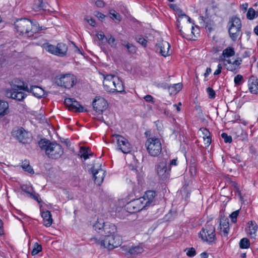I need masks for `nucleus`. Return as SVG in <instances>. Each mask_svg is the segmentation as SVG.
Segmentation results:
<instances>
[{
	"instance_id": "nucleus-18",
	"label": "nucleus",
	"mask_w": 258,
	"mask_h": 258,
	"mask_svg": "<svg viewBox=\"0 0 258 258\" xmlns=\"http://www.w3.org/2000/svg\"><path fill=\"white\" fill-rule=\"evenodd\" d=\"M156 170L158 175L162 179L167 177L168 172L167 169V161L165 159H162L157 166Z\"/></svg>"
},
{
	"instance_id": "nucleus-33",
	"label": "nucleus",
	"mask_w": 258,
	"mask_h": 258,
	"mask_svg": "<svg viewBox=\"0 0 258 258\" xmlns=\"http://www.w3.org/2000/svg\"><path fill=\"white\" fill-rule=\"evenodd\" d=\"M104 225L105 222L103 220H98L94 224L93 228L96 232H98L102 235L103 232L102 230L104 229Z\"/></svg>"
},
{
	"instance_id": "nucleus-39",
	"label": "nucleus",
	"mask_w": 258,
	"mask_h": 258,
	"mask_svg": "<svg viewBox=\"0 0 258 258\" xmlns=\"http://www.w3.org/2000/svg\"><path fill=\"white\" fill-rule=\"evenodd\" d=\"M123 46H124L128 51L131 53H135L136 52L137 49L136 47L134 46L133 44H130L129 43H127L126 44L123 43L122 44Z\"/></svg>"
},
{
	"instance_id": "nucleus-28",
	"label": "nucleus",
	"mask_w": 258,
	"mask_h": 258,
	"mask_svg": "<svg viewBox=\"0 0 258 258\" xmlns=\"http://www.w3.org/2000/svg\"><path fill=\"white\" fill-rule=\"evenodd\" d=\"M41 216L43 220V224L46 227H49L52 223L51 215L49 211H46L42 212Z\"/></svg>"
},
{
	"instance_id": "nucleus-56",
	"label": "nucleus",
	"mask_w": 258,
	"mask_h": 258,
	"mask_svg": "<svg viewBox=\"0 0 258 258\" xmlns=\"http://www.w3.org/2000/svg\"><path fill=\"white\" fill-rule=\"evenodd\" d=\"M222 69V64L220 63H219L217 66V69L214 72V75H218L220 74L221 73Z\"/></svg>"
},
{
	"instance_id": "nucleus-15",
	"label": "nucleus",
	"mask_w": 258,
	"mask_h": 258,
	"mask_svg": "<svg viewBox=\"0 0 258 258\" xmlns=\"http://www.w3.org/2000/svg\"><path fill=\"white\" fill-rule=\"evenodd\" d=\"M64 103L71 111L79 112H83L84 111V107L80 104L79 102L73 98H66Z\"/></svg>"
},
{
	"instance_id": "nucleus-5",
	"label": "nucleus",
	"mask_w": 258,
	"mask_h": 258,
	"mask_svg": "<svg viewBox=\"0 0 258 258\" xmlns=\"http://www.w3.org/2000/svg\"><path fill=\"white\" fill-rule=\"evenodd\" d=\"M145 146L149 154L152 156H157L162 151V145L159 139L149 138L146 142Z\"/></svg>"
},
{
	"instance_id": "nucleus-2",
	"label": "nucleus",
	"mask_w": 258,
	"mask_h": 258,
	"mask_svg": "<svg viewBox=\"0 0 258 258\" xmlns=\"http://www.w3.org/2000/svg\"><path fill=\"white\" fill-rule=\"evenodd\" d=\"M38 145L41 149L44 151L46 155L50 158L58 159L63 153L62 146L56 142H51L44 139L38 142Z\"/></svg>"
},
{
	"instance_id": "nucleus-24",
	"label": "nucleus",
	"mask_w": 258,
	"mask_h": 258,
	"mask_svg": "<svg viewBox=\"0 0 258 258\" xmlns=\"http://www.w3.org/2000/svg\"><path fill=\"white\" fill-rule=\"evenodd\" d=\"M248 88L250 92L253 94L258 93V80L254 76L249 78L248 81Z\"/></svg>"
},
{
	"instance_id": "nucleus-7",
	"label": "nucleus",
	"mask_w": 258,
	"mask_h": 258,
	"mask_svg": "<svg viewBox=\"0 0 258 258\" xmlns=\"http://www.w3.org/2000/svg\"><path fill=\"white\" fill-rule=\"evenodd\" d=\"M23 83H24L21 82L18 79L15 80L14 82H12V88L7 91V96L18 101L23 100L26 97V95L24 93L20 91L23 90L22 89L17 87L18 85H23Z\"/></svg>"
},
{
	"instance_id": "nucleus-51",
	"label": "nucleus",
	"mask_w": 258,
	"mask_h": 258,
	"mask_svg": "<svg viewBox=\"0 0 258 258\" xmlns=\"http://www.w3.org/2000/svg\"><path fill=\"white\" fill-rule=\"evenodd\" d=\"M144 99L146 102H151L152 103H154L153 97L150 95H147L144 97Z\"/></svg>"
},
{
	"instance_id": "nucleus-31",
	"label": "nucleus",
	"mask_w": 258,
	"mask_h": 258,
	"mask_svg": "<svg viewBox=\"0 0 258 258\" xmlns=\"http://www.w3.org/2000/svg\"><path fill=\"white\" fill-rule=\"evenodd\" d=\"M182 88L181 83H177L172 85H169L168 87V91L170 95H175L180 91Z\"/></svg>"
},
{
	"instance_id": "nucleus-62",
	"label": "nucleus",
	"mask_w": 258,
	"mask_h": 258,
	"mask_svg": "<svg viewBox=\"0 0 258 258\" xmlns=\"http://www.w3.org/2000/svg\"><path fill=\"white\" fill-rule=\"evenodd\" d=\"M241 134V137L242 138V140L245 139L247 138V134L246 132L242 130Z\"/></svg>"
},
{
	"instance_id": "nucleus-20",
	"label": "nucleus",
	"mask_w": 258,
	"mask_h": 258,
	"mask_svg": "<svg viewBox=\"0 0 258 258\" xmlns=\"http://www.w3.org/2000/svg\"><path fill=\"white\" fill-rule=\"evenodd\" d=\"M157 50H159L160 53L163 56L166 57L169 55L170 45L169 43L165 41H162L157 44Z\"/></svg>"
},
{
	"instance_id": "nucleus-40",
	"label": "nucleus",
	"mask_w": 258,
	"mask_h": 258,
	"mask_svg": "<svg viewBox=\"0 0 258 258\" xmlns=\"http://www.w3.org/2000/svg\"><path fill=\"white\" fill-rule=\"evenodd\" d=\"M244 82L243 77L241 75H237L234 79V82L236 86L241 85Z\"/></svg>"
},
{
	"instance_id": "nucleus-25",
	"label": "nucleus",
	"mask_w": 258,
	"mask_h": 258,
	"mask_svg": "<svg viewBox=\"0 0 258 258\" xmlns=\"http://www.w3.org/2000/svg\"><path fill=\"white\" fill-rule=\"evenodd\" d=\"M115 75H107L104 77L103 85L106 89L109 92H112V89L113 88L114 86V78Z\"/></svg>"
},
{
	"instance_id": "nucleus-16",
	"label": "nucleus",
	"mask_w": 258,
	"mask_h": 258,
	"mask_svg": "<svg viewBox=\"0 0 258 258\" xmlns=\"http://www.w3.org/2000/svg\"><path fill=\"white\" fill-rule=\"evenodd\" d=\"M156 194L154 191H147L144 196L140 197L141 199H143V203L147 209L149 207L152 206L155 204V197Z\"/></svg>"
},
{
	"instance_id": "nucleus-63",
	"label": "nucleus",
	"mask_w": 258,
	"mask_h": 258,
	"mask_svg": "<svg viewBox=\"0 0 258 258\" xmlns=\"http://www.w3.org/2000/svg\"><path fill=\"white\" fill-rule=\"evenodd\" d=\"M211 69L210 68H207L206 69V71L204 74V76L207 77L211 73Z\"/></svg>"
},
{
	"instance_id": "nucleus-12",
	"label": "nucleus",
	"mask_w": 258,
	"mask_h": 258,
	"mask_svg": "<svg viewBox=\"0 0 258 258\" xmlns=\"http://www.w3.org/2000/svg\"><path fill=\"white\" fill-rule=\"evenodd\" d=\"M117 140V148L124 154H127L131 152L132 146L128 140L119 135H115Z\"/></svg>"
},
{
	"instance_id": "nucleus-21",
	"label": "nucleus",
	"mask_w": 258,
	"mask_h": 258,
	"mask_svg": "<svg viewBox=\"0 0 258 258\" xmlns=\"http://www.w3.org/2000/svg\"><path fill=\"white\" fill-rule=\"evenodd\" d=\"M179 31L183 37L190 39H194V37H196L197 35H198L199 33V29L198 27H194L192 26L188 30H185V32H182L181 30H179Z\"/></svg>"
},
{
	"instance_id": "nucleus-17",
	"label": "nucleus",
	"mask_w": 258,
	"mask_h": 258,
	"mask_svg": "<svg viewBox=\"0 0 258 258\" xmlns=\"http://www.w3.org/2000/svg\"><path fill=\"white\" fill-rule=\"evenodd\" d=\"M94 109L98 112H102L108 107L107 101L102 97H96L93 102Z\"/></svg>"
},
{
	"instance_id": "nucleus-8",
	"label": "nucleus",
	"mask_w": 258,
	"mask_h": 258,
	"mask_svg": "<svg viewBox=\"0 0 258 258\" xmlns=\"http://www.w3.org/2000/svg\"><path fill=\"white\" fill-rule=\"evenodd\" d=\"M55 83L59 86L70 89L76 84V78L71 74L60 75L55 77Z\"/></svg>"
},
{
	"instance_id": "nucleus-50",
	"label": "nucleus",
	"mask_w": 258,
	"mask_h": 258,
	"mask_svg": "<svg viewBox=\"0 0 258 258\" xmlns=\"http://www.w3.org/2000/svg\"><path fill=\"white\" fill-rule=\"evenodd\" d=\"M85 20L91 26L94 27L96 24V22L94 19L92 18L91 17H87L85 18Z\"/></svg>"
},
{
	"instance_id": "nucleus-29",
	"label": "nucleus",
	"mask_w": 258,
	"mask_h": 258,
	"mask_svg": "<svg viewBox=\"0 0 258 258\" xmlns=\"http://www.w3.org/2000/svg\"><path fill=\"white\" fill-rule=\"evenodd\" d=\"M79 155L80 156L81 158H83L86 160L89 158L90 156H92L93 154L90 151L89 148L81 147L80 149Z\"/></svg>"
},
{
	"instance_id": "nucleus-48",
	"label": "nucleus",
	"mask_w": 258,
	"mask_h": 258,
	"mask_svg": "<svg viewBox=\"0 0 258 258\" xmlns=\"http://www.w3.org/2000/svg\"><path fill=\"white\" fill-rule=\"evenodd\" d=\"M170 8L172 9H173L174 11H176L177 12H178V15L181 14L182 13V11L177 7V6L175 4H170L169 5Z\"/></svg>"
},
{
	"instance_id": "nucleus-41",
	"label": "nucleus",
	"mask_w": 258,
	"mask_h": 258,
	"mask_svg": "<svg viewBox=\"0 0 258 258\" xmlns=\"http://www.w3.org/2000/svg\"><path fill=\"white\" fill-rule=\"evenodd\" d=\"M42 250V246L41 245L38 244L37 243H36L34 245V248L31 251V254L32 255H35L38 254L40 251Z\"/></svg>"
},
{
	"instance_id": "nucleus-59",
	"label": "nucleus",
	"mask_w": 258,
	"mask_h": 258,
	"mask_svg": "<svg viewBox=\"0 0 258 258\" xmlns=\"http://www.w3.org/2000/svg\"><path fill=\"white\" fill-rule=\"evenodd\" d=\"M158 87L159 88H163L164 89H168V87H169V85H168V84H167V83H162L159 84L158 85Z\"/></svg>"
},
{
	"instance_id": "nucleus-45",
	"label": "nucleus",
	"mask_w": 258,
	"mask_h": 258,
	"mask_svg": "<svg viewBox=\"0 0 258 258\" xmlns=\"http://www.w3.org/2000/svg\"><path fill=\"white\" fill-rule=\"evenodd\" d=\"M222 138L224 139L225 143H230L232 141V137L230 136H228L226 133H223L221 134Z\"/></svg>"
},
{
	"instance_id": "nucleus-43",
	"label": "nucleus",
	"mask_w": 258,
	"mask_h": 258,
	"mask_svg": "<svg viewBox=\"0 0 258 258\" xmlns=\"http://www.w3.org/2000/svg\"><path fill=\"white\" fill-rule=\"evenodd\" d=\"M239 213V210H236L233 212H232L230 215V218L231 219V221L233 223H235L237 221V217Z\"/></svg>"
},
{
	"instance_id": "nucleus-23",
	"label": "nucleus",
	"mask_w": 258,
	"mask_h": 258,
	"mask_svg": "<svg viewBox=\"0 0 258 258\" xmlns=\"http://www.w3.org/2000/svg\"><path fill=\"white\" fill-rule=\"evenodd\" d=\"M102 230V235L106 237L107 235H113L116 231V227L113 224L105 222L104 225V229Z\"/></svg>"
},
{
	"instance_id": "nucleus-34",
	"label": "nucleus",
	"mask_w": 258,
	"mask_h": 258,
	"mask_svg": "<svg viewBox=\"0 0 258 258\" xmlns=\"http://www.w3.org/2000/svg\"><path fill=\"white\" fill-rule=\"evenodd\" d=\"M235 54V51L233 47H228L224 49L222 52V56L223 57V60L227 59L231 56H234Z\"/></svg>"
},
{
	"instance_id": "nucleus-30",
	"label": "nucleus",
	"mask_w": 258,
	"mask_h": 258,
	"mask_svg": "<svg viewBox=\"0 0 258 258\" xmlns=\"http://www.w3.org/2000/svg\"><path fill=\"white\" fill-rule=\"evenodd\" d=\"M9 104L7 101L0 100V117H3L9 113Z\"/></svg>"
},
{
	"instance_id": "nucleus-3",
	"label": "nucleus",
	"mask_w": 258,
	"mask_h": 258,
	"mask_svg": "<svg viewBox=\"0 0 258 258\" xmlns=\"http://www.w3.org/2000/svg\"><path fill=\"white\" fill-rule=\"evenodd\" d=\"M228 26L229 36L233 41H235L238 37H241V23L239 18L236 17L230 18Z\"/></svg>"
},
{
	"instance_id": "nucleus-14",
	"label": "nucleus",
	"mask_w": 258,
	"mask_h": 258,
	"mask_svg": "<svg viewBox=\"0 0 258 258\" xmlns=\"http://www.w3.org/2000/svg\"><path fill=\"white\" fill-rule=\"evenodd\" d=\"M17 87L23 90L31 93L34 96L37 98H41L44 96V90L41 87L37 86H31L30 88L27 85L23 83V85H18Z\"/></svg>"
},
{
	"instance_id": "nucleus-46",
	"label": "nucleus",
	"mask_w": 258,
	"mask_h": 258,
	"mask_svg": "<svg viewBox=\"0 0 258 258\" xmlns=\"http://www.w3.org/2000/svg\"><path fill=\"white\" fill-rule=\"evenodd\" d=\"M116 40L112 35H110V37L108 39L107 42L111 47L115 48L116 44L115 43Z\"/></svg>"
},
{
	"instance_id": "nucleus-10",
	"label": "nucleus",
	"mask_w": 258,
	"mask_h": 258,
	"mask_svg": "<svg viewBox=\"0 0 258 258\" xmlns=\"http://www.w3.org/2000/svg\"><path fill=\"white\" fill-rule=\"evenodd\" d=\"M12 136L23 144L29 143L32 140L31 134L22 127H16L12 131Z\"/></svg>"
},
{
	"instance_id": "nucleus-11",
	"label": "nucleus",
	"mask_w": 258,
	"mask_h": 258,
	"mask_svg": "<svg viewBox=\"0 0 258 258\" xmlns=\"http://www.w3.org/2000/svg\"><path fill=\"white\" fill-rule=\"evenodd\" d=\"M143 200L140 198L131 201L125 206L127 211L129 213H134L143 210H146V208L143 203Z\"/></svg>"
},
{
	"instance_id": "nucleus-52",
	"label": "nucleus",
	"mask_w": 258,
	"mask_h": 258,
	"mask_svg": "<svg viewBox=\"0 0 258 258\" xmlns=\"http://www.w3.org/2000/svg\"><path fill=\"white\" fill-rule=\"evenodd\" d=\"M137 41L139 43L142 44L143 46H145L146 45L147 41L145 38L142 37H139L137 38Z\"/></svg>"
},
{
	"instance_id": "nucleus-19",
	"label": "nucleus",
	"mask_w": 258,
	"mask_h": 258,
	"mask_svg": "<svg viewBox=\"0 0 258 258\" xmlns=\"http://www.w3.org/2000/svg\"><path fill=\"white\" fill-rule=\"evenodd\" d=\"M220 233L222 236L227 237L229 232V220L227 218H222L220 221Z\"/></svg>"
},
{
	"instance_id": "nucleus-60",
	"label": "nucleus",
	"mask_w": 258,
	"mask_h": 258,
	"mask_svg": "<svg viewBox=\"0 0 258 258\" xmlns=\"http://www.w3.org/2000/svg\"><path fill=\"white\" fill-rule=\"evenodd\" d=\"M95 16L99 19V20H102L105 17V16L104 15H103V14H102L101 13H100V12H96V14H95Z\"/></svg>"
},
{
	"instance_id": "nucleus-49",
	"label": "nucleus",
	"mask_w": 258,
	"mask_h": 258,
	"mask_svg": "<svg viewBox=\"0 0 258 258\" xmlns=\"http://www.w3.org/2000/svg\"><path fill=\"white\" fill-rule=\"evenodd\" d=\"M200 131L202 132V134L203 135V138L210 137V133L207 128H201Z\"/></svg>"
},
{
	"instance_id": "nucleus-64",
	"label": "nucleus",
	"mask_w": 258,
	"mask_h": 258,
	"mask_svg": "<svg viewBox=\"0 0 258 258\" xmlns=\"http://www.w3.org/2000/svg\"><path fill=\"white\" fill-rule=\"evenodd\" d=\"M177 165V160L175 159H172L170 163V166L174 165L176 166Z\"/></svg>"
},
{
	"instance_id": "nucleus-53",
	"label": "nucleus",
	"mask_w": 258,
	"mask_h": 258,
	"mask_svg": "<svg viewBox=\"0 0 258 258\" xmlns=\"http://www.w3.org/2000/svg\"><path fill=\"white\" fill-rule=\"evenodd\" d=\"M231 159L233 162L234 163H239L241 161L240 157L237 155L235 156L231 157Z\"/></svg>"
},
{
	"instance_id": "nucleus-35",
	"label": "nucleus",
	"mask_w": 258,
	"mask_h": 258,
	"mask_svg": "<svg viewBox=\"0 0 258 258\" xmlns=\"http://www.w3.org/2000/svg\"><path fill=\"white\" fill-rule=\"evenodd\" d=\"M224 66L226 68L228 71H231L236 74L237 72V69L236 68L232 63V61L229 59H224Z\"/></svg>"
},
{
	"instance_id": "nucleus-26",
	"label": "nucleus",
	"mask_w": 258,
	"mask_h": 258,
	"mask_svg": "<svg viewBox=\"0 0 258 258\" xmlns=\"http://www.w3.org/2000/svg\"><path fill=\"white\" fill-rule=\"evenodd\" d=\"M248 228L246 229L247 234L251 238L255 239L256 232L257 229V226L254 221H251L248 223Z\"/></svg>"
},
{
	"instance_id": "nucleus-4",
	"label": "nucleus",
	"mask_w": 258,
	"mask_h": 258,
	"mask_svg": "<svg viewBox=\"0 0 258 258\" xmlns=\"http://www.w3.org/2000/svg\"><path fill=\"white\" fill-rule=\"evenodd\" d=\"M199 236L202 240L209 243L215 242L216 240L215 227L207 223L199 232Z\"/></svg>"
},
{
	"instance_id": "nucleus-47",
	"label": "nucleus",
	"mask_w": 258,
	"mask_h": 258,
	"mask_svg": "<svg viewBox=\"0 0 258 258\" xmlns=\"http://www.w3.org/2000/svg\"><path fill=\"white\" fill-rule=\"evenodd\" d=\"M207 92L210 98H214L215 97V92L212 88L210 87L207 88Z\"/></svg>"
},
{
	"instance_id": "nucleus-38",
	"label": "nucleus",
	"mask_w": 258,
	"mask_h": 258,
	"mask_svg": "<svg viewBox=\"0 0 258 258\" xmlns=\"http://www.w3.org/2000/svg\"><path fill=\"white\" fill-rule=\"evenodd\" d=\"M109 14L110 18L113 20H116L117 22L120 21V15L113 10H111L109 11Z\"/></svg>"
},
{
	"instance_id": "nucleus-36",
	"label": "nucleus",
	"mask_w": 258,
	"mask_h": 258,
	"mask_svg": "<svg viewBox=\"0 0 258 258\" xmlns=\"http://www.w3.org/2000/svg\"><path fill=\"white\" fill-rule=\"evenodd\" d=\"M21 166L24 171H27L29 173H34L33 169H32V167L30 165L29 161L26 160H24L22 163Z\"/></svg>"
},
{
	"instance_id": "nucleus-1",
	"label": "nucleus",
	"mask_w": 258,
	"mask_h": 258,
	"mask_svg": "<svg viewBox=\"0 0 258 258\" xmlns=\"http://www.w3.org/2000/svg\"><path fill=\"white\" fill-rule=\"evenodd\" d=\"M15 32L18 35H25L32 37L38 30L36 24H33L31 21L28 19H20L14 23Z\"/></svg>"
},
{
	"instance_id": "nucleus-13",
	"label": "nucleus",
	"mask_w": 258,
	"mask_h": 258,
	"mask_svg": "<svg viewBox=\"0 0 258 258\" xmlns=\"http://www.w3.org/2000/svg\"><path fill=\"white\" fill-rule=\"evenodd\" d=\"M101 166L100 164H97L92 167L94 182L98 185H100L102 183L105 177V171L101 168Z\"/></svg>"
},
{
	"instance_id": "nucleus-37",
	"label": "nucleus",
	"mask_w": 258,
	"mask_h": 258,
	"mask_svg": "<svg viewBox=\"0 0 258 258\" xmlns=\"http://www.w3.org/2000/svg\"><path fill=\"white\" fill-rule=\"evenodd\" d=\"M239 245L241 248H248L250 246L249 240L246 238H243L240 241Z\"/></svg>"
},
{
	"instance_id": "nucleus-22",
	"label": "nucleus",
	"mask_w": 258,
	"mask_h": 258,
	"mask_svg": "<svg viewBox=\"0 0 258 258\" xmlns=\"http://www.w3.org/2000/svg\"><path fill=\"white\" fill-rule=\"evenodd\" d=\"M21 188L23 191L28 195L29 197L34 199L38 203L41 202V199L39 198V195L35 193L32 186L25 184L23 185Z\"/></svg>"
},
{
	"instance_id": "nucleus-32",
	"label": "nucleus",
	"mask_w": 258,
	"mask_h": 258,
	"mask_svg": "<svg viewBox=\"0 0 258 258\" xmlns=\"http://www.w3.org/2000/svg\"><path fill=\"white\" fill-rule=\"evenodd\" d=\"M143 252V248L142 246L137 245L128 248L127 252L132 255H136Z\"/></svg>"
},
{
	"instance_id": "nucleus-57",
	"label": "nucleus",
	"mask_w": 258,
	"mask_h": 258,
	"mask_svg": "<svg viewBox=\"0 0 258 258\" xmlns=\"http://www.w3.org/2000/svg\"><path fill=\"white\" fill-rule=\"evenodd\" d=\"M204 142V144L206 146H209L211 142V137L203 138Z\"/></svg>"
},
{
	"instance_id": "nucleus-54",
	"label": "nucleus",
	"mask_w": 258,
	"mask_h": 258,
	"mask_svg": "<svg viewBox=\"0 0 258 258\" xmlns=\"http://www.w3.org/2000/svg\"><path fill=\"white\" fill-rule=\"evenodd\" d=\"M35 5L37 6V8L39 9H44V7L42 3V0H38L35 2Z\"/></svg>"
},
{
	"instance_id": "nucleus-27",
	"label": "nucleus",
	"mask_w": 258,
	"mask_h": 258,
	"mask_svg": "<svg viewBox=\"0 0 258 258\" xmlns=\"http://www.w3.org/2000/svg\"><path fill=\"white\" fill-rule=\"evenodd\" d=\"M114 86L112 89V92H122L124 91V87L122 82L119 78L115 76L113 80Z\"/></svg>"
},
{
	"instance_id": "nucleus-9",
	"label": "nucleus",
	"mask_w": 258,
	"mask_h": 258,
	"mask_svg": "<svg viewBox=\"0 0 258 258\" xmlns=\"http://www.w3.org/2000/svg\"><path fill=\"white\" fill-rule=\"evenodd\" d=\"M43 47L49 53L58 56L63 57L67 54V45L63 43H59L56 46L49 43H44Z\"/></svg>"
},
{
	"instance_id": "nucleus-55",
	"label": "nucleus",
	"mask_w": 258,
	"mask_h": 258,
	"mask_svg": "<svg viewBox=\"0 0 258 258\" xmlns=\"http://www.w3.org/2000/svg\"><path fill=\"white\" fill-rule=\"evenodd\" d=\"M242 60L241 59L237 58L232 62V63L238 69V66L241 63Z\"/></svg>"
},
{
	"instance_id": "nucleus-44",
	"label": "nucleus",
	"mask_w": 258,
	"mask_h": 258,
	"mask_svg": "<svg viewBox=\"0 0 258 258\" xmlns=\"http://www.w3.org/2000/svg\"><path fill=\"white\" fill-rule=\"evenodd\" d=\"M186 255L189 257H193L196 254L195 249L193 247L186 248Z\"/></svg>"
},
{
	"instance_id": "nucleus-61",
	"label": "nucleus",
	"mask_w": 258,
	"mask_h": 258,
	"mask_svg": "<svg viewBox=\"0 0 258 258\" xmlns=\"http://www.w3.org/2000/svg\"><path fill=\"white\" fill-rule=\"evenodd\" d=\"M96 36L97 37L98 39L100 40H102L105 38V35L103 33H98L96 34Z\"/></svg>"
},
{
	"instance_id": "nucleus-58",
	"label": "nucleus",
	"mask_w": 258,
	"mask_h": 258,
	"mask_svg": "<svg viewBox=\"0 0 258 258\" xmlns=\"http://www.w3.org/2000/svg\"><path fill=\"white\" fill-rule=\"evenodd\" d=\"M97 7L99 8H103L104 6V3L102 0H97L95 2Z\"/></svg>"
},
{
	"instance_id": "nucleus-42",
	"label": "nucleus",
	"mask_w": 258,
	"mask_h": 258,
	"mask_svg": "<svg viewBox=\"0 0 258 258\" xmlns=\"http://www.w3.org/2000/svg\"><path fill=\"white\" fill-rule=\"evenodd\" d=\"M255 11L252 8H249L246 14L247 18L249 20H253L255 18Z\"/></svg>"
},
{
	"instance_id": "nucleus-6",
	"label": "nucleus",
	"mask_w": 258,
	"mask_h": 258,
	"mask_svg": "<svg viewBox=\"0 0 258 258\" xmlns=\"http://www.w3.org/2000/svg\"><path fill=\"white\" fill-rule=\"evenodd\" d=\"M98 244L101 247L112 250L118 247L121 244V239L118 235H107L103 240L98 241Z\"/></svg>"
}]
</instances>
